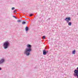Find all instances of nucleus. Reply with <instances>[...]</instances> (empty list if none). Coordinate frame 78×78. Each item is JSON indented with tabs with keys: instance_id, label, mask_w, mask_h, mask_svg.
I'll return each instance as SVG.
<instances>
[{
	"instance_id": "ddd939ff",
	"label": "nucleus",
	"mask_w": 78,
	"mask_h": 78,
	"mask_svg": "<svg viewBox=\"0 0 78 78\" xmlns=\"http://www.w3.org/2000/svg\"><path fill=\"white\" fill-rule=\"evenodd\" d=\"M14 9H15V8H14V7H12V10H14Z\"/></svg>"
},
{
	"instance_id": "20e7f679",
	"label": "nucleus",
	"mask_w": 78,
	"mask_h": 78,
	"mask_svg": "<svg viewBox=\"0 0 78 78\" xmlns=\"http://www.w3.org/2000/svg\"><path fill=\"white\" fill-rule=\"evenodd\" d=\"M77 69L74 70L73 75L75 77L77 76V78H78V67L77 68Z\"/></svg>"
},
{
	"instance_id": "4468645a",
	"label": "nucleus",
	"mask_w": 78,
	"mask_h": 78,
	"mask_svg": "<svg viewBox=\"0 0 78 78\" xmlns=\"http://www.w3.org/2000/svg\"><path fill=\"white\" fill-rule=\"evenodd\" d=\"M13 17H14V18H15V19H17V17H16L14 16H13Z\"/></svg>"
},
{
	"instance_id": "4be33fe9",
	"label": "nucleus",
	"mask_w": 78,
	"mask_h": 78,
	"mask_svg": "<svg viewBox=\"0 0 78 78\" xmlns=\"http://www.w3.org/2000/svg\"><path fill=\"white\" fill-rule=\"evenodd\" d=\"M49 19H50V18Z\"/></svg>"
},
{
	"instance_id": "1a4fd4ad",
	"label": "nucleus",
	"mask_w": 78,
	"mask_h": 78,
	"mask_svg": "<svg viewBox=\"0 0 78 78\" xmlns=\"http://www.w3.org/2000/svg\"><path fill=\"white\" fill-rule=\"evenodd\" d=\"M13 13H14V14H16V13H17V11H16V10H15L13 11Z\"/></svg>"
},
{
	"instance_id": "a211bd4d",
	"label": "nucleus",
	"mask_w": 78,
	"mask_h": 78,
	"mask_svg": "<svg viewBox=\"0 0 78 78\" xmlns=\"http://www.w3.org/2000/svg\"><path fill=\"white\" fill-rule=\"evenodd\" d=\"M0 70H2V68L0 67Z\"/></svg>"
},
{
	"instance_id": "6e6552de",
	"label": "nucleus",
	"mask_w": 78,
	"mask_h": 78,
	"mask_svg": "<svg viewBox=\"0 0 78 78\" xmlns=\"http://www.w3.org/2000/svg\"><path fill=\"white\" fill-rule=\"evenodd\" d=\"M76 52V50H74L72 51V54H73V55H75V54Z\"/></svg>"
},
{
	"instance_id": "2eb2a0df",
	"label": "nucleus",
	"mask_w": 78,
	"mask_h": 78,
	"mask_svg": "<svg viewBox=\"0 0 78 78\" xmlns=\"http://www.w3.org/2000/svg\"><path fill=\"white\" fill-rule=\"evenodd\" d=\"M17 22H19V23H20V20H17Z\"/></svg>"
},
{
	"instance_id": "423d86ee",
	"label": "nucleus",
	"mask_w": 78,
	"mask_h": 78,
	"mask_svg": "<svg viewBox=\"0 0 78 78\" xmlns=\"http://www.w3.org/2000/svg\"><path fill=\"white\" fill-rule=\"evenodd\" d=\"M43 55H47V52H46V50H45V49H44L43 50Z\"/></svg>"
},
{
	"instance_id": "39448f33",
	"label": "nucleus",
	"mask_w": 78,
	"mask_h": 78,
	"mask_svg": "<svg viewBox=\"0 0 78 78\" xmlns=\"http://www.w3.org/2000/svg\"><path fill=\"white\" fill-rule=\"evenodd\" d=\"M4 62H5V59L3 58L2 59L0 60V64H1L3 63Z\"/></svg>"
},
{
	"instance_id": "9b49d317",
	"label": "nucleus",
	"mask_w": 78,
	"mask_h": 78,
	"mask_svg": "<svg viewBox=\"0 0 78 78\" xmlns=\"http://www.w3.org/2000/svg\"><path fill=\"white\" fill-rule=\"evenodd\" d=\"M33 16V14L31 13L30 14V15L29 16H30V17H31V16Z\"/></svg>"
},
{
	"instance_id": "f03ea898",
	"label": "nucleus",
	"mask_w": 78,
	"mask_h": 78,
	"mask_svg": "<svg viewBox=\"0 0 78 78\" xmlns=\"http://www.w3.org/2000/svg\"><path fill=\"white\" fill-rule=\"evenodd\" d=\"M10 45V43L9 41H5L3 44V46L4 47V49H7Z\"/></svg>"
},
{
	"instance_id": "f8f14e48",
	"label": "nucleus",
	"mask_w": 78,
	"mask_h": 78,
	"mask_svg": "<svg viewBox=\"0 0 78 78\" xmlns=\"http://www.w3.org/2000/svg\"><path fill=\"white\" fill-rule=\"evenodd\" d=\"M45 36H43V37H42V39H45Z\"/></svg>"
},
{
	"instance_id": "f257e3e1",
	"label": "nucleus",
	"mask_w": 78,
	"mask_h": 78,
	"mask_svg": "<svg viewBox=\"0 0 78 78\" xmlns=\"http://www.w3.org/2000/svg\"><path fill=\"white\" fill-rule=\"evenodd\" d=\"M27 48L25 49L24 51V54L26 55L27 56H30V52L31 51L32 49H31V45L28 44L27 45Z\"/></svg>"
},
{
	"instance_id": "0eeeda50",
	"label": "nucleus",
	"mask_w": 78,
	"mask_h": 78,
	"mask_svg": "<svg viewBox=\"0 0 78 78\" xmlns=\"http://www.w3.org/2000/svg\"><path fill=\"white\" fill-rule=\"evenodd\" d=\"M29 30V28H28V27H26L25 28V31H28Z\"/></svg>"
},
{
	"instance_id": "412c9836",
	"label": "nucleus",
	"mask_w": 78,
	"mask_h": 78,
	"mask_svg": "<svg viewBox=\"0 0 78 78\" xmlns=\"http://www.w3.org/2000/svg\"><path fill=\"white\" fill-rule=\"evenodd\" d=\"M21 18H22V17H21Z\"/></svg>"
},
{
	"instance_id": "7ed1b4c3",
	"label": "nucleus",
	"mask_w": 78,
	"mask_h": 78,
	"mask_svg": "<svg viewBox=\"0 0 78 78\" xmlns=\"http://www.w3.org/2000/svg\"><path fill=\"white\" fill-rule=\"evenodd\" d=\"M65 20L66 21V22L68 23V25L69 26H71V25H72V22H69V21L71 20V18L70 17L66 18Z\"/></svg>"
},
{
	"instance_id": "6ab92c4d",
	"label": "nucleus",
	"mask_w": 78,
	"mask_h": 78,
	"mask_svg": "<svg viewBox=\"0 0 78 78\" xmlns=\"http://www.w3.org/2000/svg\"><path fill=\"white\" fill-rule=\"evenodd\" d=\"M27 19H29V18H27Z\"/></svg>"
},
{
	"instance_id": "9d476101",
	"label": "nucleus",
	"mask_w": 78,
	"mask_h": 78,
	"mask_svg": "<svg viewBox=\"0 0 78 78\" xmlns=\"http://www.w3.org/2000/svg\"><path fill=\"white\" fill-rule=\"evenodd\" d=\"M25 23H26V22L25 21H23L22 23V24L23 25H24V24H25Z\"/></svg>"
},
{
	"instance_id": "f3484780",
	"label": "nucleus",
	"mask_w": 78,
	"mask_h": 78,
	"mask_svg": "<svg viewBox=\"0 0 78 78\" xmlns=\"http://www.w3.org/2000/svg\"><path fill=\"white\" fill-rule=\"evenodd\" d=\"M46 53H47L48 52V50L46 51Z\"/></svg>"
},
{
	"instance_id": "aec40b11",
	"label": "nucleus",
	"mask_w": 78,
	"mask_h": 78,
	"mask_svg": "<svg viewBox=\"0 0 78 78\" xmlns=\"http://www.w3.org/2000/svg\"><path fill=\"white\" fill-rule=\"evenodd\" d=\"M77 15H78V13H77Z\"/></svg>"
},
{
	"instance_id": "dca6fc26",
	"label": "nucleus",
	"mask_w": 78,
	"mask_h": 78,
	"mask_svg": "<svg viewBox=\"0 0 78 78\" xmlns=\"http://www.w3.org/2000/svg\"><path fill=\"white\" fill-rule=\"evenodd\" d=\"M22 19H20V22H22Z\"/></svg>"
}]
</instances>
